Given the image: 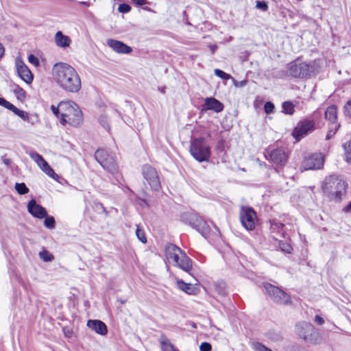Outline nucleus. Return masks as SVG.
I'll return each mask as SVG.
<instances>
[{"mask_svg":"<svg viewBox=\"0 0 351 351\" xmlns=\"http://www.w3.org/2000/svg\"><path fill=\"white\" fill-rule=\"evenodd\" d=\"M53 76L58 85L64 90L76 93L82 88L80 77L76 70L65 62L56 63L52 69Z\"/></svg>","mask_w":351,"mask_h":351,"instance_id":"nucleus-1","label":"nucleus"},{"mask_svg":"<svg viewBox=\"0 0 351 351\" xmlns=\"http://www.w3.org/2000/svg\"><path fill=\"white\" fill-rule=\"evenodd\" d=\"M287 74L295 78H310L319 71L315 61L302 62L298 58L287 64Z\"/></svg>","mask_w":351,"mask_h":351,"instance_id":"nucleus-2","label":"nucleus"},{"mask_svg":"<svg viewBox=\"0 0 351 351\" xmlns=\"http://www.w3.org/2000/svg\"><path fill=\"white\" fill-rule=\"evenodd\" d=\"M347 184L339 176L330 175L327 177L322 185V189L328 197L336 202L341 200L346 195Z\"/></svg>","mask_w":351,"mask_h":351,"instance_id":"nucleus-3","label":"nucleus"},{"mask_svg":"<svg viewBox=\"0 0 351 351\" xmlns=\"http://www.w3.org/2000/svg\"><path fill=\"white\" fill-rule=\"evenodd\" d=\"M165 256L171 264L190 274L192 261L180 247L173 243H168L165 246Z\"/></svg>","mask_w":351,"mask_h":351,"instance_id":"nucleus-4","label":"nucleus"},{"mask_svg":"<svg viewBox=\"0 0 351 351\" xmlns=\"http://www.w3.org/2000/svg\"><path fill=\"white\" fill-rule=\"evenodd\" d=\"M83 121V116L79 106L72 101H61V119L62 125L69 123L77 127Z\"/></svg>","mask_w":351,"mask_h":351,"instance_id":"nucleus-5","label":"nucleus"},{"mask_svg":"<svg viewBox=\"0 0 351 351\" xmlns=\"http://www.w3.org/2000/svg\"><path fill=\"white\" fill-rule=\"evenodd\" d=\"M181 221L196 230L206 238L210 232V228L201 216L195 213H184L180 216Z\"/></svg>","mask_w":351,"mask_h":351,"instance_id":"nucleus-6","label":"nucleus"},{"mask_svg":"<svg viewBox=\"0 0 351 351\" xmlns=\"http://www.w3.org/2000/svg\"><path fill=\"white\" fill-rule=\"evenodd\" d=\"M181 221L196 230L206 238L210 232V228L201 216L195 213H184L180 216Z\"/></svg>","mask_w":351,"mask_h":351,"instance_id":"nucleus-7","label":"nucleus"},{"mask_svg":"<svg viewBox=\"0 0 351 351\" xmlns=\"http://www.w3.org/2000/svg\"><path fill=\"white\" fill-rule=\"evenodd\" d=\"M189 151L192 156L199 162L208 161L211 155L210 147L202 137L191 141Z\"/></svg>","mask_w":351,"mask_h":351,"instance_id":"nucleus-8","label":"nucleus"},{"mask_svg":"<svg viewBox=\"0 0 351 351\" xmlns=\"http://www.w3.org/2000/svg\"><path fill=\"white\" fill-rule=\"evenodd\" d=\"M95 158L101 166L112 175L118 173V166L114 153L107 149H99L95 153Z\"/></svg>","mask_w":351,"mask_h":351,"instance_id":"nucleus-9","label":"nucleus"},{"mask_svg":"<svg viewBox=\"0 0 351 351\" xmlns=\"http://www.w3.org/2000/svg\"><path fill=\"white\" fill-rule=\"evenodd\" d=\"M297 335L307 343L316 344L320 340V335L313 324L302 322L295 325Z\"/></svg>","mask_w":351,"mask_h":351,"instance_id":"nucleus-10","label":"nucleus"},{"mask_svg":"<svg viewBox=\"0 0 351 351\" xmlns=\"http://www.w3.org/2000/svg\"><path fill=\"white\" fill-rule=\"evenodd\" d=\"M263 287L274 302L280 304H287L290 302V296L279 287L268 282L264 283Z\"/></svg>","mask_w":351,"mask_h":351,"instance_id":"nucleus-11","label":"nucleus"},{"mask_svg":"<svg viewBox=\"0 0 351 351\" xmlns=\"http://www.w3.org/2000/svg\"><path fill=\"white\" fill-rule=\"evenodd\" d=\"M142 173L145 180V184L147 183L154 191H158L160 190L161 187L160 182L155 168L149 165H144L142 167Z\"/></svg>","mask_w":351,"mask_h":351,"instance_id":"nucleus-12","label":"nucleus"},{"mask_svg":"<svg viewBox=\"0 0 351 351\" xmlns=\"http://www.w3.org/2000/svg\"><path fill=\"white\" fill-rule=\"evenodd\" d=\"M240 220L247 230H252L255 228L256 214L252 208L242 206L240 210Z\"/></svg>","mask_w":351,"mask_h":351,"instance_id":"nucleus-13","label":"nucleus"},{"mask_svg":"<svg viewBox=\"0 0 351 351\" xmlns=\"http://www.w3.org/2000/svg\"><path fill=\"white\" fill-rule=\"evenodd\" d=\"M324 165V157L321 154H313L304 157L302 165V171L319 169Z\"/></svg>","mask_w":351,"mask_h":351,"instance_id":"nucleus-14","label":"nucleus"},{"mask_svg":"<svg viewBox=\"0 0 351 351\" xmlns=\"http://www.w3.org/2000/svg\"><path fill=\"white\" fill-rule=\"evenodd\" d=\"M315 129V123L313 121L304 120L300 121L293 131V136L297 141H300L304 136L311 132Z\"/></svg>","mask_w":351,"mask_h":351,"instance_id":"nucleus-15","label":"nucleus"},{"mask_svg":"<svg viewBox=\"0 0 351 351\" xmlns=\"http://www.w3.org/2000/svg\"><path fill=\"white\" fill-rule=\"evenodd\" d=\"M28 212L34 217L44 219L47 216L46 209L41 205L36 203L34 199H31L27 204Z\"/></svg>","mask_w":351,"mask_h":351,"instance_id":"nucleus-16","label":"nucleus"},{"mask_svg":"<svg viewBox=\"0 0 351 351\" xmlns=\"http://www.w3.org/2000/svg\"><path fill=\"white\" fill-rule=\"evenodd\" d=\"M16 71L19 76L25 83L29 84L33 81V75L29 69L24 64L22 60H16Z\"/></svg>","mask_w":351,"mask_h":351,"instance_id":"nucleus-17","label":"nucleus"},{"mask_svg":"<svg viewBox=\"0 0 351 351\" xmlns=\"http://www.w3.org/2000/svg\"><path fill=\"white\" fill-rule=\"evenodd\" d=\"M106 43L110 48L118 53L129 54L132 51L131 47L119 40L108 39Z\"/></svg>","mask_w":351,"mask_h":351,"instance_id":"nucleus-18","label":"nucleus"},{"mask_svg":"<svg viewBox=\"0 0 351 351\" xmlns=\"http://www.w3.org/2000/svg\"><path fill=\"white\" fill-rule=\"evenodd\" d=\"M223 104L220 101L213 97H206L204 99V104L202 105V110H213L217 113L223 111Z\"/></svg>","mask_w":351,"mask_h":351,"instance_id":"nucleus-19","label":"nucleus"},{"mask_svg":"<svg viewBox=\"0 0 351 351\" xmlns=\"http://www.w3.org/2000/svg\"><path fill=\"white\" fill-rule=\"evenodd\" d=\"M86 326L98 335L104 336L108 333L107 326L101 320L88 319Z\"/></svg>","mask_w":351,"mask_h":351,"instance_id":"nucleus-20","label":"nucleus"},{"mask_svg":"<svg viewBox=\"0 0 351 351\" xmlns=\"http://www.w3.org/2000/svg\"><path fill=\"white\" fill-rule=\"evenodd\" d=\"M271 160L277 165H284L287 159V156L285 151L281 149L272 150L269 154Z\"/></svg>","mask_w":351,"mask_h":351,"instance_id":"nucleus-21","label":"nucleus"},{"mask_svg":"<svg viewBox=\"0 0 351 351\" xmlns=\"http://www.w3.org/2000/svg\"><path fill=\"white\" fill-rule=\"evenodd\" d=\"M325 119L328 121L330 125H339L337 123V108L335 105L328 106L324 112Z\"/></svg>","mask_w":351,"mask_h":351,"instance_id":"nucleus-22","label":"nucleus"},{"mask_svg":"<svg viewBox=\"0 0 351 351\" xmlns=\"http://www.w3.org/2000/svg\"><path fill=\"white\" fill-rule=\"evenodd\" d=\"M55 42L59 47L66 48L70 45L71 40L61 31H58L55 35Z\"/></svg>","mask_w":351,"mask_h":351,"instance_id":"nucleus-23","label":"nucleus"},{"mask_svg":"<svg viewBox=\"0 0 351 351\" xmlns=\"http://www.w3.org/2000/svg\"><path fill=\"white\" fill-rule=\"evenodd\" d=\"M178 287L188 294H195V289L191 283H186L182 280H177Z\"/></svg>","mask_w":351,"mask_h":351,"instance_id":"nucleus-24","label":"nucleus"},{"mask_svg":"<svg viewBox=\"0 0 351 351\" xmlns=\"http://www.w3.org/2000/svg\"><path fill=\"white\" fill-rule=\"evenodd\" d=\"M270 227L273 232H276L284 236L285 232L283 228L285 227V224L278 221V219H272L270 221Z\"/></svg>","mask_w":351,"mask_h":351,"instance_id":"nucleus-25","label":"nucleus"},{"mask_svg":"<svg viewBox=\"0 0 351 351\" xmlns=\"http://www.w3.org/2000/svg\"><path fill=\"white\" fill-rule=\"evenodd\" d=\"M265 337L267 339L272 341V342H279L281 341L282 337L280 332L275 331L274 330H269L265 334Z\"/></svg>","mask_w":351,"mask_h":351,"instance_id":"nucleus-26","label":"nucleus"},{"mask_svg":"<svg viewBox=\"0 0 351 351\" xmlns=\"http://www.w3.org/2000/svg\"><path fill=\"white\" fill-rule=\"evenodd\" d=\"M215 291L221 295L225 296L228 294L226 283L223 280H218L215 283Z\"/></svg>","mask_w":351,"mask_h":351,"instance_id":"nucleus-27","label":"nucleus"},{"mask_svg":"<svg viewBox=\"0 0 351 351\" xmlns=\"http://www.w3.org/2000/svg\"><path fill=\"white\" fill-rule=\"evenodd\" d=\"M29 156L40 169L47 162L40 154L36 152H30Z\"/></svg>","mask_w":351,"mask_h":351,"instance_id":"nucleus-28","label":"nucleus"},{"mask_svg":"<svg viewBox=\"0 0 351 351\" xmlns=\"http://www.w3.org/2000/svg\"><path fill=\"white\" fill-rule=\"evenodd\" d=\"M12 90L14 92V93L15 94V95L18 99L23 100L25 98V97H26L25 91L23 90V88H22L18 84H13L12 85Z\"/></svg>","mask_w":351,"mask_h":351,"instance_id":"nucleus-29","label":"nucleus"},{"mask_svg":"<svg viewBox=\"0 0 351 351\" xmlns=\"http://www.w3.org/2000/svg\"><path fill=\"white\" fill-rule=\"evenodd\" d=\"M160 342L162 351H177L166 337H162Z\"/></svg>","mask_w":351,"mask_h":351,"instance_id":"nucleus-30","label":"nucleus"},{"mask_svg":"<svg viewBox=\"0 0 351 351\" xmlns=\"http://www.w3.org/2000/svg\"><path fill=\"white\" fill-rule=\"evenodd\" d=\"M41 170L53 180H58L59 176L54 172L53 169L49 165L48 162L41 167Z\"/></svg>","mask_w":351,"mask_h":351,"instance_id":"nucleus-31","label":"nucleus"},{"mask_svg":"<svg viewBox=\"0 0 351 351\" xmlns=\"http://www.w3.org/2000/svg\"><path fill=\"white\" fill-rule=\"evenodd\" d=\"M282 112L287 114H293L295 112L294 105L291 101H284L282 104Z\"/></svg>","mask_w":351,"mask_h":351,"instance_id":"nucleus-32","label":"nucleus"},{"mask_svg":"<svg viewBox=\"0 0 351 351\" xmlns=\"http://www.w3.org/2000/svg\"><path fill=\"white\" fill-rule=\"evenodd\" d=\"M343 147L345 151L346 161L351 164V139L344 143Z\"/></svg>","mask_w":351,"mask_h":351,"instance_id":"nucleus-33","label":"nucleus"},{"mask_svg":"<svg viewBox=\"0 0 351 351\" xmlns=\"http://www.w3.org/2000/svg\"><path fill=\"white\" fill-rule=\"evenodd\" d=\"M15 189L17 191V193L20 195H25L29 192V189L23 182L16 183Z\"/></svg>","mask_w":351,"mask_h":351,"instance_id":"nucleus-34","label":"nucleus"},{"mask_svg":"<svg viewBox=\"0 0 351 351\" xmlns=\"http://www.w3.org/2000/svg\"><path fill=\"white\" fill-rule=\"evenodd\" d=\"M44 225L46 228L49 229H53L56 226V221L53 217L52 216H47L45 217Z\"/></svg>","mask_w":351,"mask_h":351,"instance_id":"nucleus-35","label":"nucleus"},{"mask_svg":"<svg viewBox=\"0 0 351 351\" xmlns=\"http://www.w3.org/2000/svg\"><path fill=\"white\" fill-rule=\"evenodd\" d=\"M40 258L45 262H50L53 259V256L47 250H43L39 253Z\"/></svg>","mask_w":351,"mask_h":351,"instance_id":"nucleus-36","label":"nucleus"},{"mask_svg":"<svg viewBox=\"0 0 351 351\" xmlns=\"http://www.w3.org/2000/svg\"><path fill=\"white\" fill-rule=\"evenodd\" d=\"M136 235L138 240L141 241L143 243H145L147 242L145 232L143 230L140 228L138 225H136Z\"/></svg>","mask_w":351,"mask_h":351,"instance_id":"nucleus-37","label":"nucleus"},{"mask_svg":"<svg viewBox=\"0 0 351 351\" xmlns=\"http://www.w3.org/2000/svg\"><path fill=\"white\" fill-rule=\"evenodd\" d=\"M339 128V125H332L329 127L328 132L326 136V139H330L337 132Z\"/></svg>","mask_w":351,"mask_h":351,"instance_id":"nucleus-38","label":"nucleus"},{"mask_svg":"<svg viewBox=\"0 0 351 351\" xmlns=\"http://www.w3.org/2000/svg\"><path fill=\"white\" fill-rule=\"evenodd\" d=\"M214 73L218 77H220L225 80H229L230 78H231L230 75L225 73L223 71L219 69H215L214 70Z\"/></svg>","mask_w":351,"mask_h":351,"instance_id":"nucleus-39","label":"nucleus"},{"mask_svg":"<svg viewBox=\"0 0 351 351\" xmlns=\"http://www.w3.org/2000/svg\"><path fill=\"white\" fill-rule=\"evenodd\" d=\"M99 122L107 131L110 132V128L109 125V121L107 117L104 115H101L99 117Z\"/></svg>","mask_w":351,"mask_h":351,"instance_id":"nucleus-40","label":"nucleus"},{"mask_svg":"<svg viewBox=\"0 0 351 351\" xmlns=\"http://www.w3.org/2000/svg\"><path fill=\"white\" fill-rule=\"evenodd\" d=\"M275 109L274 104L271 101H267L264 104V110L266 114H271Z\"/></svg>","mask_w":351,"mask_h":351,"instance_id":"nucleus-41","label":"nucleus"},{"mask_svg":"<svg viewBox=\"0 0 351 351\" xmlns=\"http://www.w3.org/2000/svg\"><path fill=\"white\" fill-rule=\"evenodd\" d=\"M51 110L54 115H56L58 118H60V119H61V101L59 103L58 106L51 105Z\"/></svg>","mask_w":351,"mask_h":351,"instance_id":"nucleus-42","label":"nucleus"},{"mask_svg":"<svg viewBox=\"0 0 351 351\" xmlns=\"http://www.w3.org/2000/svg\"><path fill=\"white\" fill-rule=\"evenodd\" d=\"M118 10L121 13H128L131 10V6L127 3H121L119 5Z\"/></svg>","mask_w":351,"mask_h":351,"instance_id":"nucleus-43","label":"nucleus"},{"mask_svg":"<svg viewBox=\"0 0 351 351\" xmlns=\"http://www.w3.org/2000/svg\"><path fill=\"white\" fill-rule=\"evenodd\" d=\"M256 7L263 11H267L268 10V5L264 1H257L256 2Z\"/></svg>","mask_w":351,"mask_h":351,"instance_id":"nucleus-44","label":"nucleus"},{"mask_svg":"<svg viewBox=\"0 0 351 351\" xmlns=\"http://www.w3.org/2000/svg\"><path fill=\"white\" fill-rule=\"evenodd\" d=\"M212 346L210 343L208 342H202L199 346L200 351H210Z\"/></svg>","mask_w":351,"mask_h":351,"instance_id":"nucleus-45","label":"nucleus"},{"mask_svg":"<svg viewBox=\"0 0 351 351\" xmlns=\"http://www.w3.org/2000/svg\"><path fill=\"white\" fill-rule=\"evenodd\" d=\"M280 247L283 252H285L287 253H291L292 250L291 246L286 243H280Z\"/></svg>","mask_w":351,"mask_h":351,"instance_id":"nucleus-46","label":"nucleus"},{"mask_svg":"<svg viewBox=\"0 0 351 351\" xmlns=\"http://www.w3.org/2000/svg\"><path fill=\"white\" fill-rule=\"evenodd\" d=\"M28 61L35 65V66H38L39 65V60L38 58L35 56L33 54H30L29 56H28Z\"/></svg>","mask_w":351,"mask_h":351,"instance_id":"nucleus-47","label":"nucleus"},{"mask_svg":"<svg viewBox=\"0 0 351 351\" xmlns=\"http://www.w3.org/2000/svg\"><path fill=\"white\" fill-rule=\"evenodd\" d=\"M232 80H233V84L236 87H243L247 84L246 80H241V81H237V80H234V78H232Z\"/></svg>","mask_w":351,"mask_h":351,"instance_id":"nucleus-48","label":"nucleus"},{"mask_svg":"<svg viewBox=\"0 0 351 351\" xmlns=\"http://www.w3.org/2000/svg\"><path fill=\"white\" fill-rule=\"evenodd\" d=\"M344 108L346 115L351 117V99L346 103Z\"/></svg>","mask_w":351,"mask_h":351,"instance_id":"nucleus-49","label":"nucleus"},{"mask_svg":"<svg viewBox=\"0 0 351 351\" xmlns=\"http://www.w3.org/2000/svg\"><path fill=\"white\" fill-rule=\"evenodd\" d=\"M17 116L24 121H27L29 119L28 113L21 110L19 111Z\"/></svg>","mask_w":351,"mask_h":351,"instance_id":"nucleus-50","label":"nucleus"},{"mask_svg":"<svg viewBox=\"0 0 351 351\" xmlns=\"http://www.w3.org/2000/svg\"><path fill=\"white\" fill-rule=\"evenodd\" d=\"M136 5L141 6L147 3V0H132Z\"/></svg>","mask_w":351,"mask_h":351,"instance_id":"nucleus-51","label":"nucleus"},{"mask_svg":"<svg viewBox=\"0 0 351 351\" xmlns=\"http://www.w3.org/2000/svg\"><path fill=\"white\" fill-rule=\"evenodd\" d=\"M315 321L319 325H322L324 323V319L317 315L315 317Z\"/></svg>","mask_w":351,"mask_h":351,"instance_id":"nucleus-52","label":"nucleus"},{"mask_svg":"<svg viewBox=\"0 0 351 351\" xmlns=\"http://www.w3.org/2000/svg\"><path fill=\"white\" fill-rule=\"evenodd\" d=\"M13 106H14V105L12 104H11L10 102H9L8 101H7L4 105V108H5L6 109L10 110H11L12 109Z\"/></svg>","mask_w":351,"mask_h":351,"instance_id":"nucleus-53","label":"nucleus"},{"mask_svg":"<svg viewBox=\"0 0 351 351\" xmlns=\"http://www.w3.org/2000/svg\"><path fill=\"white\" fill-rule=\"evenodd\" d=\"M343 210L345 213H351V202Z\"/></svg>","mask_w":351,"mask_h":351,"instance_id":"nucleus-54","label":"nucleus"},{"mask_svg":"<svg viewBox=\"0 0 351 351\" xmlns=\"http://www.w3.org/2000/svg\"><path fill=\"white\" fill-rule=\"evenodd\" d=\"M21 110L17 108L14 105V106L12 107V109L10 110L12 111L13 113H14L16 115H18V113Z\"/></svg>","mask_w":351,"mask_h":351,"instance_id":"nucleus-55","label":"nucleus"},{"mask_svg":"<svg viewBox=\"0 0 351 351\" xmlns=\"http://www.w3.org/2000/svg\"><path fill=\"white\" fill-rule=\"evenodd\" d=\"M4 47L0 43V58H1L4 54Z\"/></svg>","mask_w":351,"mask_h":351,"instance_id":"nucleus-56","label":"nucleus"},{"mask_svg":"<svg viewBox=\"0 0 351 351\" xmlns=\"http://www.w3.org/2000/svg\"><path fill=\"white\" fill-rule=\"evenodd\" d=\"M6 101H7V100L5 99L3 97H0V106L4 107V105H5Z\"/></svg>","mask_w":351,"mask_h":351,"instance_id":"nucleus-57","label":"nucleus"},{"mask_svg":"<svg viewBox=\"0 0 351 351\" xmlns=\"http://www.w3.org/2000/svg\"><path fill=\"white\" fill-rule=\"evenodd\" d=\"M96 206H97V207H99L100 208H101L104 212L106 213V210L102 204L99 203Z\"/></svg>","mask_w":351,"mask_h":351,"instance_id":"nucleus-58","label":"nucleus"},{"mask_svg":"<svg viewBox=\"0 0 351 351\" xmlns=\"http://www.w3.org/2000/svg\"><path fill=\"white\" fill-rule=\"evenodd\" d=\"M3 163L6 165V166H9L10 164V159H8V158H5L3 160Z\"/></svg>","mask_w":351,"mask_h":351,"instance_id":"nucleus-59","label":"nucleus"},{"mask_svg":"<svg viewBox=\"0 0 351 351\" xmlns=\"http://www.w3.org/2000/svg\"><path fill=\"white\" fill-rule=\"evenodd\" d=\"M80 3L82 4V5H86V6H88L89 5V3L88 2H86V1H82V2H80Z\"/></svg>","mask_w":351,"mask_h":351,"instance_id":"nucleus-60","label":"nucleus"},{"mask_svg":"<svg viewBox=\"0 0 351 351\" xmlns=\"http://www.w3.org/2000/svg\"><path fill=\"white\" fill-rule=\"evenodd\" d=\"M141 202H142L141 205H146V206L147 205V203L145 199H141Z\"/></svg>","mask_w":351,"mask_h":351,"instance_id":"nucleus-61","label":"nucleus"},{"mask_svg":"<svg viewBox=\"0 0 351 351\" xmlns=\"http://www.w3.org/2000/svg\"><path fill=\"white\" fill-rule=\"evenodd\" d=\"M211 50H212V52L214 53V51H215L214 48L212 47Z\"/></svg>","mask_w":351,"mask_h":351,"instance_id":"nucleus-62","label":"nucleus"}]
</instances>
